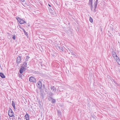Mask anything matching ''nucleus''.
<instances>
[{
	"label": "nucleus",
	"instance_id": "nucleus-12",
	"mask_svg": "<svg viewBox=\"0 0 120 120\" xmlns=\"http://www.w3.org/2000/svg\"><path fill=\"white\" fill-rule=\"evenodd\" d=\"M0 76L2 78H5V76L4 75V74L2 73H1L0 72Z\"/></svg>",
	"mask_w": 120,
	"mask_h": 120
},
{
	"label": "nucleus",
	"instance_id": "nucleus-53",
	"mask_svg": "<svg viewBox=\"0 0 120 120\" xmlns=\"http://www.w3.org/2000/svg\"><path fill=\"white\" fill-rule=\"evenodd\" d=\"M12 119L13 120H15V118H12Z\"/></svg>",
	"mask_w": 120,
	"mask_h": 120
},
{
	"label": "nucleus",
	"instance_id": "nucleus-3",
	"mask_svg": "<svg viewBox=\"0 0 120 120\" xmlns=\"http://www.w3.org/2000/svg\"><path fill=\"white\" fill-rule=\"evenodd\" d=\"M58 49L60 50V52H64V50L65 48L63 46L60 45V46H58L57 47Z\"/></svg>",
	"mask_w": 120,
	"mask_h": 120
},
{
	"label": "nucleus",
	"instance_id": "nucleus-43",
	"mask_svg": "<svg viewBox=\"0 0 120 120\" xmlns=\"http://www.w3.org/2000/svg\"><path fill=\"white\" fill-rule=\"evenodd\" d=\"M12 106L13 107V108H14V109L15 110L16 109H15V105L13 106Z\"/></svg>",
	"mask_w": 120,
	"mask_h": 120
},
{
	"label": "nucleus",
	"instance_id": "nucleus-31",
	"mask_svg": "<svg viewBox=\"0 0 120 120\" xmlns=\"http://www.w3.org/2000/svg\"><path fill=\"white\" fill-rule=\"evenodd\" d=\"M112 55L114 54H116V53L114 51V50H113L112 52Z\"/></svg>",
	"mask_w": 120,
	"mask_h": 120
},
{
	"label": "nucleus",
	"instance_id": "nucleus-22",
	"mask_svg": "<svg viewBox=\"0 0 120 120\" xmlns=\"http://www.w3.org/2000/svg\"><path fill=\"white\" fill-rule=\"evenodd\" d=\"M53 6L52 5H50L49 4H48V8H53Z\"/></svg>",
	"mask_w": 120,
	"mask_h": 120
},
{
	"label": "nucleus",
	"instance_id": "nucleus-20",
	"mask_svg": "<svg viewBox=\"0 0 120 120\" xmlns=\"http://www.w3.org/2000/svg\"><path fill=\"white\" fill-rule=\"evenodd\" d=\"M48 100L49 101H51L53 99L52 98V97H49L48 98Z\"/></svg>",
	"mask_w": 120,
	"mask_h": 120
},
{
	"label": "nucleus",
	"instance_id": "nucleus-49",
	"mask_svg": "<svg viewBox=\"0 0 120 120\" xmlns=\"http://www.w3.org/2000/svg\"><path fill=\"white\" fill-rule=\"evenodd\" d=\"M22 2H24V1H25V0H20Z\"/></svg>",
	"mask_w": 120,
	"mask_h": 120
},
{
	"label": "nucleus",
	"instance_id": "nucleus-13",
	"mask_svg": "<svg viewBox=\"0 0 120 120\" xmlns=\"http://www.w3.org/2000/svg\"><path fill=\"white\" fill-rule=\"evenodd\" d=\"M70 52L72 55L74 56H77L76 55H75L76 54L75 52L74 51H73L72 50H71V51Z\"/></svg>",
	"mask_w": 120,
	"mask_h": 120
},
{
	"label": "nucleus",
	"instance_id": "nucleus-54",
	"mask_svg": "<svg viewBox=\"0 0 120 120\" xmlns=\"http://www.w3.org/2000/svg\"><path fill=\"white\" fill-rule=\"evenodd\" d=\"M75 1H73V2H75V1H76V0H74Z\"/></svg>",
	"mask_w": 120,
	"mask_h": 120
},
{
	"label": "nucleus",
	"instance_id": "nucleus-33",
	"mask_svg": "<svg viewBox=\"0 0 120 120\" xmlns=\"http://www.w3.org/2000/svg\"><path fill=\"white\" fill-rule=\"evenodd\" d=\"M44 89H45L44 90H45V92L46 93H48V90H47L46 88H44Z\"/></svg>",
	"mask_w": 120,
	"mask_h": 120
},
{
	"label": "nucleus",
	"instance_id": "nucleus-30",
	"mask_svg": "<svg viewBox=\"0 0 120 120\" xmlns=\"http://www.w3.org/2000/svg\"><path fill=\"white\" fill-rule=\"evenodd\" d=\"M22 68L23 69V71H25L26 70V67H24V66H22Z\"/></svg>",
	"mask_w": 120,
	"mask_h": 120
},
{
	"label": "nucleus",
	"instance_id": "nucleus-29",
	"mask_svg": "<svg viewBox=\"0 0 120 120\" xmlns=\"http://www.w3.org/2000/svg\"><path fill=\"white\" fill-rule=\"evenodd\" d=\"M57 112V113H58V115H61V112H60V111H59L58 110Z\"/></svg>",
	"mask_w": 120,
	"mask_h": 120
},
{
	"label": "nucleus",
	"instance_id": "nucleus-10",
	"mask_svg": "<svg viewBox=\"0 0 120 120\" xmlns=\"http://www.w3.org/2000/svg\"><path fill=\"white\" fill-rule=\"evenodd\" d=\"M27 61H25L24 62H23V64H21V65H22V66L24 65V67H27Z\"/></svg>",
	"mask_w": 120,
	"mask_h": 120
},
{
	"label": "nucleus",
	"instance_id": "nucleus-32",
	"mask_svg": "<svg viewBox=\"0 0 120 120\" xmlns=\"http://www.w3.org/2000/svg\"><path fill=\"white\" fill-rule=\"evenodd\" d=\"M12 106L15 105V102H14V101H12Z\"/></svg>",
	"mask_w": 120,
	"mask_h": 120
},
{
	"label": "nucleus",
	"instance_id": "nucleus-40",
	"mask_svg": "<svg viewBox=\"0 0 120 120\" xmlns=\"http://www.w3.org/2000/svg\"><path fill=\"white\" fill-rule=\"evenodd\" d=\"M10 113H12V114H14V112H13L12 110H11V112Z\"/></svg>",
	"mask_w": 120,
	"mask_h": 120
},
{
	"label": "nucleus",
	"instance_id": "nucleus-41",
	"mask_svg": "<svg viewBox=\"0 0 120 120\" xmlns=\"http://www.w3.org/2000/svg\"><path fill=\"white\" fill-rule=\"evenodd\" d=\"M98 4V3H96V2H94V5H97Z\"/></svg>",
	"mask_w": 120,
	"mask_h": 120
},
{
	"label": "nucleus",
	"instance_id": "nucleus-24",
	"mask_svg": "<svg viewBox=\"0 0 120 120\" xmlns=\"http://www.w3.org/2000/svg\"><path fill=\"white\" fill-rule=\"evenodd\" d=\"M11 110H12L10 108H9V109L8 110V114H9V113H10L11 112Z\"/></svg>",
	"mask_w": 120,
	"mask_h": 120
},
{
	"label": "nucleus",
	"instance_id": "nucleus-37",
	"mask_svg": "<svg viewBox=\"0 0 120 120\" xmlns=\"http://www.w3.org/2000/svg\"><path fill=\"white\" fill-rule=\"evenodd\" d=\"M96 8H94V10L93 12L94 13L95 12L97 11L96 10Z\"/></svg>",
	"mask_w": 120,
	"mask_h": 120
},
{
	"label": "nucleus",
	"instance_id": "nucleus-52",
	"mask_svg": "<svg viewBox=\"0 0 120 120\" xmlns=\"http://www.w3.org/2000/svg\"><path fill=\"white\" fill-rule=\"evenodd\" d=\"M116 85L117 86H119V84L118 83H116Z\"/></svg>",
	"mask_w": 120,
	"mask_h": 120
},
{
	"label": "nucleus",
	"instance_id": "nucleus-17",
	"mask_svg": "<svg viewBox=\"0 0 120 120\" xmlns=\"http://www.w3.org/2000/svg\"><path fill=\"white\" fill-rule=\"evenodd\" d=\"M30 58V57L28 56H26V58L25 60V61H28V59Z\"/></svg>",
	"mask_w": 120,
	"mask_h": 120
},
{
	"label": "nucleus",
	"instance_id": "nucleus-4",
	"mask_svg": "<svg viewBox=\"0 0 120 120\" xmlns=\"http://www.w3.org/2000/svg\"><path fill=\"white\" fill-rule=\"evenodd\" d=\"M29 80L30 81L34 83H35L36 82L35 78L32 76H31L29 78Z\"/></svg>",
	"mask_w": 120,
	"mask_h": 120
},
{
	"label": "nucleus",
	"instance_id": "nucleus-1",
	"mask_svg": "<svg viewBox=\"0 0 120 120\" xmlns=\"http://www.w3.org/2000/svg\"><path fill=\"white\" fill-rule=\"evenodd\" d=\"M49 11L53 17H55L57 16V15L55 12L52 10V9L51 8H49Z\"/></svg>",
	"mask_w": 120,
	"mask_h": 120
},
{
	"label": "nucleus",
	"instance_id": "nucleus-11",
	"mask_svg": "<svg viewBox=\"0 0 120 120\" xmlns=\"http://www.w3.org/2000/svg\"><path fill=\"white\" fill-rule=\"evenodd\" d=\"M50 88L51 90H52V92L54 93L55 92L56 90V88L54 86L51 87Z\"/></svg>",
	"mask_w": 120,
	"mask_h": 120
},
{
	"label": "nucleus",
	"instance_id": "nucleus-50",
	"mask_svg": "<svg viewBox=\"0 0 120 120\" xmlns=\"http://www.w3.org/2000/svg\"><path fill=\"white\" fill-rule=\"evenodd\" d=\"M27 25L29 26H30V25L29 24V23H28V24H27Z\"/></svg>",
	"mask_w": 120,
	"mask_h": 120
},
{
	"label": "nucleus",
	"instance_id": "nucleus-21",
	"mask_svg": "<svg viewBox=\"0 0 120 120\" xmlns=\"http://www.w3.org/2000/svg\"><path fill=\"white\" fill-rule=\"evenodd\" d=\"M12 114V113H9V114H8L9 116L14 117H15L14 115Z\"/></svg>",
	"mask_w": 120,
	"mask_h": 120
},
{
	"label": "nucleus",
	"instance_id": "nucleus-35",
	"mask_svg": "<svg viewBox=\"0 0 120 120\" xmlns=\"http://www.w3.org/2000/svg\"><path fill=\"white\" fill-rule=\"evenodd\" d=\"M39 64L41 66V67H42L43 66V65H44L43 64H42V62L39 63Z\"/></svg>",
	"mask_w": 120,
	"mask_h": 120
},
{
	"label": "nucleus",
	"instance_id": "nucleus-14",
	"mask_svg": "<svg viewBox=\"0 0 120 120\" xmlns=\"http://www.w3.org/2000/svg\"><path fill=\"white\" fill-rule=\"evenodd\" d=\"M22 66L21 65V67L19 71V72L20 74H22L23 71V69L22 68Z\"/></svg>",
	"mask_w": 120,
	"mask_h": 120
},
{
	"label": "nucleus",
	"instance_id": "nucleus-56",
	"mask_svg": "<svg viewBox=\"0 0 120 120\" xmlns=\"http://www.w3.org/2000/svg\"><path fill=\"white\" fill-rule=\"evenodd\" d=\"M54 56V55L53 54V55H52V56Z\"/></svg>",
	"mask_w": 120,
	"mask_h": 120
},
{
	"label": "nucleus",
	"instance_id": "nucleus-48",
	"mask_svg": "<svg viewBox=\"0 0 120 120\" xmlns=\"http://www.w3.org/2000/svg\"><path fill=\"white\" fill-rule=\"evenodd\" d=\"M56 4L58 6L59 5L58 4V3H57V2H55Z\"/></svg>",
	"mask_w": 120,
	"mask_h": 120
},
{
	"label": "nucleus",
	"instance_id": "nucleus-47",
	"mask_svg": "<svg viewBox=\"0 0 120 120\" xmlns=\"http://www.w3.org/2000/svg\"><path fill=\"white\" fill-rule=\"evenodd\" d=\"M96 0L95 1V2H96V3H98V0Z\"/></svg>",
	"mask_w": 120,
	"mask_h": 120
},
{
	"label": "nucleus",
	"instance_id": "nucleus-15",
	"mask_svg": "<svg viewBox=\"0 0 120 120\" xmlns=\"http://www.w3.org/2000/svg\"><path fill=\"white\" fill-rule=\"evenodd\" d=\"M115 60H116L118 64L120 65V60L119 58H118V59L117 60V58L115 59Z\"/></svg>",
	"mask_w": 120,
	"mask_h": 120
},
{
	"label": "nucleus",
	"instance_id": "nucleus-7",
	"mask_svg": "<svg viewBox=\"0 0 120 120\" xmlns=\"http://www.w3.org/2000/svg\"><path fill=\"white\" fill-rule=\"evenodd\" d=\"M21 56H19L17 58L16 60V63L17 64V65L19 64L21 60Z\"/></svg>",
	"mask_w": 120,
	"mask_h": 120
},
{
	"label": "nucleus",
	"instance_id": "nucleus-42",
	"mask_svg": "<svg viewBox=\"0 0 120 120\" xmlns=\"http://www.w3.org/2000/svg\"><path fill=\"white\" fill-rule=\"evenodd\" d=\"M116 57V58H117V60L118 59V58H119V57H118V56H117V55L116 54V55L115 57Z\"/></svg>",
	"mask_w": 120,
	"mask_h": 120
},
{
	"label": "nucleus",
	"instance_id": "nucleus-26",
	"mask_svg": "<svg viewBox=\"0 0 120 120\" xmlns=\"http://www.w3.org/2000/svg\"><path fill=\"white\" fill-rule=\"evenodd\" d=\"M19 77L21 78V79H22V74H19Z\"/></svg>",
	"mask_w": 120,
	"mask_h": 120
},
{
	"label": "nucleus",
	"instance_id": "nucleus-46",
	"mask_svg": "<svg viewBox=\"0 0 120 120\" xmlns=\"http://www.w3.org/2000/svg\"><path fill=\"white\" fill-rule=\"evenodd\" d=\"M114 83H115V84H116L117 83L116 81L114 80Z\"/></svg>",
	"mask_w": 120,
	"mask_h": 120
},
{
	"label": "nucleus",
	"instance_id": "nucleus-5",
	"mask_svg": "<svg viewBox=\"0 0 120 120\" xmlns=\"http://www.w3.org/2000/svg\"><path fill=\"white\" fill-rule=\"evenodd\" d=\"M40 95L42 99H43L44 98V91L42 89H41L40 90Z\"/></svg>",
	"mask_w": 120,
	"mask_h": 120
},
{
	"label": "nucleus",
	"instance_id": "nucleus-16",
	"mask_svg": "<svg viewBox=\"0 0 120 120\" xmlns=\"http://www.w3.org/2000/svg\"><path fill=\"white\" fill-rule=\"evenodd\" d=\"M93 2H89L88 4L90 5V8H93Z\"/></svg>",
	"mask_w": 120,
	"mask_h": 120
},
{
	"label": "nucleus",
	"instance_id": "nucleus-25",
	"mask_svg": "<svg viewBox=\"0 0 120 120\" xmlns=\"http://www.w3.org/2000/svg\"><path fill=\"white\" fill-rule=\"evenodd\" d=\"M89 20L90 22H91V23H92L93 22V19L91 17H90Z\"/></svg>",
	"mask_w": 120,
	"mask_h": 120
},
{
	"label": "nucleus",
	"instance_id": "nucleus-34",
	"mask_svg": "<svg viewBox=\"0 0 120 120\" xmlns=\"http://www.w3.org/2000/svg\"><path fill=\"white\" fill-rule=\"evenodd\" d=\"M116 54H114V55H112L113 56L115 59H116L115 58V56H116Z\"/></svg>",
	"mask_w": 120,
	"mask_h": 120
},
{
	"label": "nucleus",
	"instance_id": "nucleus-9",
	"mask_svg": "<svg viewBox=\"0 0 120 120\" xmlns=\"http://www.w3.org/2000/svg\"><path fill=\"white\" fill-rule=\"evenodd\" d=\"M90 117L91 120H95L96 116L94 115H92Z\"/></svg>",
	"mask_w": 120,
	"mask_h": 120
},
{
	"label": "nucleus",
	"instance_id": "nucleus-2",
	"mask_svg": "<svg viewBox=\"0 0 120 120\" xmlns=\"http://www.w3.org/2000/svg\"><path fill=\"white\" fill-rule=\"evenodd\" d=\"M16 19L20 24L26 23V22L25 21L23 20L22 19H21L19 17H16Z\"/></svg>",
	"mask_w": 120,
	"mask_h": 120
},
{
	"label": "nucleus",
	"instance_id": "nucleus-27",
	"mask_svg": "<svg viewBox=\"0 0 120 120\" xmlns=\"http://www.w3.org/2000/svg\"><path fill=\"white\" fill-rule=\"evenodd\" d=\"M19 26L20 29H22L23 30H24L22 27L21 26V25L20 24L19 25Z\"/></svg>",
	"mask_w": 120,
	"mask_h": 120
},
{
	"label": "nucleus",
	"instance_id": "nucleus-45",
	"mask_svg": "<svg viewBox=\"0 0 120 120\" xmlns=\"http://www.w3.org/2000/svg\"><path fill=\"white\" fill-rule=\"evenodd\" d=\"M108 78L109 79H110V78H112L111 77L109 76H108Z\"/></svg>",
	"mask_w": 120,
	"mask_h": 120
},
{
	"label": "nucleus",
	"instance_id": "nucleus-44",
	"mask_svg": "<svg viewBox=\"0 0 120 120\" xmlns=\"http://www.w3.org/2000/svg\"><path fill=\"white\" fill-rule=\"evenodd\" d=\"M93 2V0H89V2Z\"/></svg>",
	"mask_w": 120,
	"mask_h": 120
},
{
	"label": "nucleus",
	"instance_id": "nucleus-8",
	"mask_svg": "<svg viewBox=\"0 0 120 120\" xmlns=\"http://www.w3.org/2000/svg\"><path fill=\"white\" fill-rule=\"evenodd\" d=\"M24 117L26 120H28L29 119L30 115L28 114L27 113V112L25 115L24 116Z\"/></svg>",
	"mask_w": 120,
	"mask_h": 120
},
{
	"label": "nucleus",
	"instance_id": "nucleus-38",
	"mask_svg": "<svg viewBox=\"0 0 120 120\" xmlns=\"http://www.w3.org/2000/svg\"><path fill=\"white\" fill-rule=\"evenodd\" d=\"M110 79L112 82H114V80L113 79H112V78Z\"/></svg>",
	"mask_w": 120,
	"mask_h": 120
},
{
	"label": "nucleus",
	"instance_id": "nucleus-6",
	"mask_svg": "<svg viewBox=\"0 0 120 120\" xmlns=\"http://www.w3.org/2000/svg\"><path fill=\"white\" fill-rule=\"evenodd\" d=\"M37 86L38 88L40 89H41L42 86V84L41 82L40 81H39L37 82Z\"/></svg>",
	"mask_w": 120,
	"mask_h": 120
},
{
	"label": "nucleus",
	"instance_id": "nucleus-51",
	"mask_svg": "<svg viewBox=\"0 0 120 120\" xmlns=\"http://www.w3.org/2000/svg\"><path fill=\"white\" fill-rule=\"evenodd\" d=\"M18 119H21V118L19 117V116L18 117Z\"/></svg>",
	"mask_w": 120,
	"mask_h": 120
},
{
	"label": "nucleus",
	"instance_id": "nucleus-23",
	"mask_svg": "<svg viewBox=\"0 0 120 120\" xmlns=\"http://www.w3.org/2000/svg\"><path fill=\"white\" fill-rule=\"evenodd\" d=\"M23 32L25 34L26 36H27L28 35V34H27V32H26L25 30H23Z\"/></svg>",
	"mask_w": 120,
	"mask_h": 120
},
{
	"label": "nucleus",
	"instance_id": "nucleus-36",
	"mask_svg": "<svg viewBox=\"0 0 120 120\" xmlns=\"http://www.w3.org/2000/svg\"><path fill=\"white\" fill-rule=\"evenodd\" d=\"M42 87L44 89L45 88V85L44 84H43L42 86Z\"/></svg>",
	"mask_w": 120,
	"mask_h": 120
},
{
	"label": "nucleus",
	"instance_id": "nucleus-39",
	"mask_svg": "<svg viewBox=\"0 0 120 120\" xmlns=\"http://www.w3.org/2000/svg\"><path fill=\"white\" fill-rule=\"evenodd\" d=\"M94 5V8H96L97 7V5Z\"/></svg>",
	"mask_w": 120,
	"mask_h": 120
},
{
	"label": "nucleus",
	"instance_id": "nucleus-55",
	"mask_svg": "<svg viewBox=\"0 0 120 120\" xmlns=\"http://www.w3.org/2000/svg\"><path fill=\"white\" fill-rule=\"evenodd\" d=\"M91 10L92 11H93V9H92V8H91Z\"/></svg>",
	"mask_w": 120,
	"mask_h": 120
},
{
	"label": "nucleus",
	"instance_id": "nucleus-28",
	"mask_svg": "<svg viewBox=\"0 0 120 120\" xmlns=\"http://www.w3.org/2000/svg\"><path fill=\"white\" fill-rule=\"evenodd\" d=\"M12 38L14 40H15L16 37L15 36V34H14V35H13Z\"/></svg>",
	"mask_w": 120,
	"mask_h": 120
},
{
	"label": "nucleus",
	"instance_id": "nucleus-19",
	"mask_svg": "<svg viewBox=\"0 0 120 120\" xmlns=\"http://www.w3.org/2000/svg\"><path fill=\"white\" fill-rule=\"evenodd\" d=\"M56 102V101L55 99L53 98V99L51 101V102L52 104L55 103Z\"/></svg>",
	"mask_w": 120,
	"mask_h": 120
},
{
	"label": "nucleus",
	"instance_id": "nucleus-18",
	"mask_svg": "<svg viewBox=\"0 0 120 120\" xmlns=\"http://www.w3.org/2000/svg\"><path fill=\"white\" fill-rule=\"evenodd\" d=\"M48 95L49 96V97H52L53 95V94L51 92H49L48 93Z\"/></svg>",
	"mask_w": 120,
	"mask_h": 120
}]
</instances>
